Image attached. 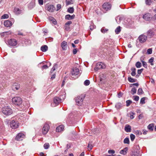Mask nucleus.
<instances>
[{"mask_svg": "<svg viewBox=\"0 0 156 156\" xmlns=\"http://www.w3.org/2000/svg\"><path fill=\"white\" fill-rule=\"evenodd\" d=\"M65 94L60 96V97H55L53 98V102L55 104V106L58 105L60 103L62 102L65 98Z\"/></svg>", "mask_w": 156, "mask_h": 156, "instance_id": "nucleus-1", "label": "nucleus"}, {"mask_svg": "<svg viewBox=\"0 0 156 156\" xmlns=\"http://www.w3.org/2000/svg\"><path fill=\"white\" fill-rule=\"evenodd\" d=\"M79 73V69L76 67H73L72 69V71L70 74V76L73 79H75L77 78V75Z\"/></svg>", "mask_w": 156, "mask_h": 156, "instance_id": "nucleus-2", "label": "nucleus"}, {"mask_svg": "<svg viewBox=\"0 0 156 156\" xmlns=\"http://www.w3.org/2000/svg\"><path fill=\"white\" fill-rule=\"evenodd\" d=\"M84 98L85 95L82 94L76 97L75 98V101L76 104L79 106L83 104Z\"/></svg>", "mask_w": 156, "mask_h": 156, "instance_id": "nucleus-3", "label": "nucleus"}, {"mask_svg": "<svg viewBox=\"0 0 156 156\" xmlns=\"http://www.w3.org/2000/svg\"><path fill=\"white\" fill-rule=\"evenodd\" d=\"M2 112L5 115H10L13 112L12 109L9 107L5 106L2 108Z\"/></svg>", "mask_w": 156, "mask_h": 156, "instance_id": "nucleus-4", "label": "nucleus"}, {"mask_svg": "<svg viewBox=\"0 0 156 156\" xmlns=\"http://www.w3.org/2000/svg\"><path fill=\"white\" fill-rule=\"evenodd\" d=\"M12 102L14 105L19 106L22 103V100L20 97H16L13 98L12 99Z\"/></svg>", "mask_w": 156, "mask_h": 156, "instance_id": "nucleus-5", "label": "nucleus"}, {"mask_svg": "<svg viewBox=\"0 0 156 156\" xmlns=\"http://www.w3.org/2000/svg\"><path fill=\"white\" fill-rule=\"evenodd\" d=\"M10 126L12 129H16L19 126V123L17 121L12 120L10 123Z\"/></svg>", "mask_w": 156, "mask_h": 156, "instance_id": "nucleus-6", "label": "nucleus"}, {"mask_svg": "<svg viewBox=\"0 0 156 156\" xmlns=\"http://www.w3.org/2000/svg\"><path fill=\"white\" fill-rule=\"evenodd\" d=\"M147 39V37L144 34H141L140 35L138 39L139 42L141 43H143L145 42Z\"/></svg>", "mask_w": 156, "mask_h": 156, "instance_id": "nucleus-7", "label": "nucleus"}, {"mask_svg": "<svg viewBox=\"0 0 156 156\" xmlns=\"http://www.w3.org/2000/svg\"><path fill=\"white\" fill-rule=\"evenodd\" d=\"M111 6V5L107 2L105 3L102 5L103 9L106 11L110 10Z\"/></svg>", "mask_w": 156, "mask_h": 156, "instance_id": "nucleus-8", "label": "nucleus"}, {"mask_svg": "<svg viewBox=\"0 0 156 156\" xmlns=\"http://www.w3.org/2000/svg\"><path fill=\"white\" fill-rule=\"evenodd\" d=\"M49 129V126L47 124H45L42 129V133L44 134L47 133Z\"/></svg>", "mask_w": 156, "mask_h": 156, "instance_id": "nucleus-9", "label": "nucleus"}, {"mask_svg": "<svg viewBox=\"0 0 156 156\" xmlns=\"http://www.w3.org/2000/svg\"><path fill=\"white\" fill-rule=\"evenodd\" d=\"M151 16V14L149 13H147L143 15V18L146 20L149 21L152 19Z\"/></svg>", "mask_w": 156, "mask_h": 156, "instance_id": "nucleus-10", "label": "nucleus"}, {"mask_svg": "<svg viewBox=\"0 0 156 156\" xmlns=\"http://www.w3.org/2000/svg\"><path fill=\"white\" fill-rule=\"evenodd\" d=\"M105 67V65L102 63H98L96 66V68L97 69H104Z\"/></svg>", "mask_w": 156, "mask_h": 156, "instance_id": "nucleus-11", "label": "nucleus"}, {"mask_svg": "<svg viewBox=\"0 0 156 156\" xmlns=\"http://www.w3.org/2000/svg\"><path fill=\"white\" fill-rule=\"evenodd\" d=\"M9 44L11 46H15L17 44V42L16 40L11 39L8 41Z\"/></svg>", "mask_w": 156, "mask_h": 156, "instance_id": "nucleus-12", "label": "nucleus"}, {"mask_svg": "<svg viewBox=\"0 0 156 156\" xmlns=\"http://www.w3.org/2000/svg\"><path fill=\"white\" fill-rule=\"evenodd\" d=\"M24 135L21 133H19L16 137V139L17 140H21Z\"/></svg>", "mask_w": 156, "mask_h": 156, "instance_id": "nucleus-13", "label": "nucleus"}, {"mask_svg": "<svg viewBox=\"0 0 156 156\" xmlns=\"http://www.w3.org/2000/svg\"><path fill=\"white\" fill-rule=\"evenodd\" d=\"M154 33L152 30L150 29L147 33V36L151 38L154 35Z\"/></svg>", "mask_w": 156, "mask_h": 156, "instance_id": "nucleus-14", "label": "nucleus"}, {"mask_svg": "<svg viewBox=\"0 0 156 156\" xmlns=\"http://www.w3.org/2000/svg\"><path fill=\"white\" fill-rule=\"evenodd\" d=\"M4 25L6 27H10L12 25V23L9 20H7L4 21Z\"/></svg>", "mask_w": 156, "mask_h": 156, "instance_id": "nucleus-15", "label": "nucleus"}, {"mask_svg": "<svg viewBox=\"0 0 156 156\" xmlns=\"http://www.w3.org/2000/svg\"><path fill=\"white\" fill-rule=\"evenodd\" d=\"M22 11L19 8L15 7L14 9V12L16 15L20 14L22 12Z\"/></svg>", "mask_w": 156, "mask_h": 156, "instance_id": "nucleus-16", "label": "nucleus"}, {"mask_svg": "<svg viewBox=\"0 0 156 156\" xmlns=\"http://www.w3.org/2000/svg\"><path fill=\"white\" fill-rule=\"evenodd\" d=\"M61 46L63 50H65L67 49V43L66 42L64 41L61 44Z\"/></svg>", "mask_w": 156, "mask_h": 156, "instance_id": "nucleus-17", "label": "nucleus"}, {"mask_svg": "<svg viewBox=\"0 0 156 156\" xmlns=\"http://www.w3.org/2000/svg\"><path fill=\"white\" fill-rule=\"evenodd\" d=\"M20 87V85L17 83H14L12 87V88L13 90H18Z\"/></svg>", "mask_w": 156, "mask_h": 156, "instance_id": "nucleus-18", "label": "nucleus"}, {"mask_svg": "<svg viewBox=\"0 0 156 156\" xmlns=\"http://www.w3.org/2000/svg\"><path fill=\"white\" fill-rule=\"evenodd\" d=\"M64 128V126L63 125H61L57 127L56 129V131L57 132H60L62 131Z\"/></svg>", "mask_w": 156, "mask_h": 156, "instance_id": "nucleus-19", "label": "nucleus"}, {"mask_svg": "<svg viewBox=\"0 0 156 156\" xmlns=\"http://www.w3.org/2000/svg\"><path fill=\"white\" fill-rule=\"evenodd\" d=\"M125 130L126 132H130L131 131V126L128 124L126 125L125 128Z\"/></svg>", "mask_w": 156, "mask_h": 156, "instance_id": "nucleus-20", "label": "nucleus"}, {"mask_svg": "<svg viewBox=\"0 0 156 156\" xmlns=\"http://www.w3.org/2000/svg\"><path fill=\"white\" fill-rule=\"evenodd\" d=\"M75 17V15H73L72 16H71L70 15H67L65 16L66 19L67 20H71L73 19Z\"/></svg>", "mask_w": 156, "mask_h": 156, "instance_id": "nucleus-21", "label": "nucleus"}, {"mask_svg": "<svg viewBox=\"0 0 156 156\" xmlns=\"http://www.w3.org/2000/svg\"><path fill=\"white\" fill-rule=\"evenodd\" d=\"M128 150V148L127 147H126L124 148L123 149L121 150L120 151V153L121 154L125 155L127 153Z\"/></svg>", "mask_w": 156, "mask_h": 156, "instance_id": "nucleus-22", "label": "nucleus"}, {"mask_svg": "<svg viewBox=\"0 0 156 156\" xmlns=\"http://www.w3.org/2000/svg\"><path fill=\"white\" fill-rule=\"evenodd\" d=\"M55 7L52 5H49L48 6V10L50 12H53L54 11Z\"/></svg>", "mask_w": 156, "mask_h": 156, "instance_id": "nucleus-23", "label": "nucleus"}, {"mask_svg": "<svg viewBox=\"0 0 156 156\" xmlns=\"http://www.w3.org/2000/svg\"><path fill=\"white\" fill-rule=\"evenodd\" d=\"M35 3L34 2H31L28 5V8L30 9H31L35 6Z\"/></svg>", "mask_w": 156, "mask_h": 156, "instance_id": "nucleus-24", "label": "nucleus"}, {"mask_svg": "<svg viewBox=\"0 0 156 156\" xmlns=\"http://www.w3.org/2000/svg\"><path fill=\"white\" fill-rule=\"evenodd\" d=\"M48 49V47L46 45L42 46L41 48V49L43 52L46 51Z\"/></svg>", "mask_w": 156, "mask_h": 156, "instance_id": "nucleus-25", "label": "nucleus"}, {"mask_svg": "<svg viewBox=\"0 0 156 156\" xmlns=\"http://www.w3.org/2000/svg\"><path fill=\"white\" fill-rule=\"evenodd\" d=\"M131 156H140L139 151L133 152L131 154Z\"/></svg>", "mask_w": 156, "mask_h": 156, "instance_id": "nucleus-26", "label": "nucleus"}, {"mask_svg": "<svg viewBox=\"0 0 156 156\" xmlns=\"http://www.w3.org/2000/svg\"><path fill=\"white\" fill-rule=\"evenodd\" d=\"M131 70L132 71L131 73V75L133 76H134L136 74V69L135 68H131Z\"/></svg>", "mask_w": 156, "mask_h": 156, "instance_id": "nucleus-27", "label": "nucleus"}, {"mask_svg": "<svg viewBox=\"0 0 156 156\" xmlns=\"http://www.w3.org/2000/svg\"><path fill=\"white\" fill-rule=\"evenodd\" d=\"M154 125L153 123L149 124L147 126L148 129L151 131H153L154 129Z\"/></svg>", "mask_w": 156, "mask_h": 156, "instance_id": "nucleus-28", "label": "nucleus"}, {"mask_svg": "<svg viewBox=\"0 0 156 156\" xmlns=\"http://www.w3.org/2000/svg\"><path fill=\"white\" fill-rule=\"evenodd\" d=\"M128 80L131 83H133L136 81V80L132 78L131 77H129L128 78Z\"/></svg>", "mask_w": 156, "mask_h": 156, "instance_id": "nucleus-29", "label": "nucleus"}, {"mask_svg": "<svg viewBox=\"0 0 156 156\" xmlns=\"http://www.w3.org/2000/svg\"><path fill=\"white\" fill-rule=\"evenodd\" d=\"M121 27L120 26L118 27L115 30V31L116 34H119L120 32Z\"/></svg>", "mask_w": 156, "mask_h": 156, "instance_id": "nucleus-30", "label": "nucleus"}, {"mask_svg": "<svg viewBox=\"0 0 156 156\" xmlns=\"http://www.w3.org/2000/svg\"><path fill=\"white\" fill-rule=\"evenodd\" d=\"M74 11V9L73 8V7L69 8L67 10L68 12L71 13H73Z\"/></svg>", "mask_w": 156, "mask_h": 156, "instance_id": "nucleus-31", "label": "nucleus"}, {"mask_svg": "<svg viewBox=\"0 0 156 156\" xmlns=\"http://www.w3.org/2000/svg\"><path fill=\"white\" fill-rule=\"evenodd\" d=\"M115 107L118 109H120L122 107V104L120 103H116L115 105Z\"/></svg>", "mask_w": 156, "mask_h": 156, "instance_id": "nucleus-32", "label": "nucleus"}, {"mask_svg": "<svg viewBox=\"0 0 156 156\" xmlns=\"http://www.w3.org/2000/svg\"><path fill=\"white\" fill-rule=\"evenodd\" d=\"M135 66L136 68H140L141 67L142 64L140 62H137L136 63Z\"/></svg>", "mask_w": 156, "mask_h": 156, "instance_id": "nucleus-33", "label": "nucleus"}, {"mask_svg": "<svg viewBox=\"0 0 156 156\" xmlns=\"http://www.w3.org/2000/svg\"><path fill=\"white\" fill-rule=\"evenodd\" d=\"M123 143L124 144H129V138L127 137L124 140Z\"/></svg>", "mask_w": 156, "mask_h": 156, "instance_id": "nucleus-34", "label": "nucleus"}, {"mask_svg": "<svg viewBox=\"0 0 156 156\" xmlns=\"http://www.w3.org/2000/svg\"><path fill=\"white\" fill-rule=\"evenodd\" d=\"M50 20L52 21V23L55 25L56 24L57 21L53 17H51L49 18Z\"/></svg>", "mask_w": 156, "mask_h": 156, "instance_id": "nucleus-35", "label": "nucleus"}, {"mask_svg": "<svg viewBox=\"0 0 156 156\" xmlns=\"http://www.w3.org/2000/svg\"><path fill=\"white\" fill-rule=\"evenodd\" d=\"M108 30L107 29L105 28V27H102L101 29V31L103 33H105L107 32Z\"/></svg>", "mask_w": 156, "mask_h": 156, "instance_id": "nucleus-36", "label": "nucleus"}, {"mask_svg": "<svg viewBox=\"0 0 156 156\" xmlns=\"http://www.w3.org/2000/svg\"><path fill=\"white\" fill-rule=\"evenodd\" d=\"M154 60V58L153 57H151L149 60V62L150 63V64L151 66H153L154 65V63H153Z\"/></svg>", "mask_w": 156, "mask_h": 156, "instance_id": "nucleus-37", "label": "nucleus"}, {"mask_svg": "<svg viewBox=\"0 0 156 156\" xmlns=\"http://www.w3.org/2000/svg\"><path fill=\"white\" fill-rule=\"evenodd\" d=\"M131 94L133 95L136 93V89L135 88H133L131 90Z\"/></svg>", "mask_w": 156, "mask_h": 156, "instance_id": "nucleus-38", "label": "nucleus"}, {"mask_svg": "<svg viewBox=\"0 0 156 156\" xmlns=\"http://www.w3.org/2000/svg\"><path fill=\"white\" fill-rule=\"evenodd\" d=\"M143 92V90L141 88H139L138 90L137 94L138 95H140L142 94Z\"/></svg>", "mask_w": 156, "mask_h": 156, "instance_id": "nucleus-39", "label": "nucleus"}, {"mask_svg": "<svg viewBox=\"0 0 156 156\" xmlns=\"http://www.w3.org/2000/svg\"><path fill=\"white\" fill-rule=\"evenodd\" d=\"M141 61L142 62L143 64V66L145 68H147V63L145 62L144 61L142 60L141 59H140Z\"/></svg>", "mask_w": 156, "mask_h": 156, "instance_id": "nucleus-40", "label": "nucleus"}, {"mask_svg": "<svg viewBox=\"0 0 156 156\" xmlns=\"http://www.w3.org/2000/svg\"><path fill=\"white\" fill-rule=\"evenodd\" d=\"M126 105L127 107L129 106L130 104L132 103V101L130 100H127L126 101Z\"/></svg>", "mask_w": 156, "mask_h": 156, "instance_id": "nucleus-41", "label": "nucleus"}, {"mask_svg": "<svg viewBox=\"0 0 156 156\" xmlns=\"http://www.w3.org/2000/svg\"><path fill=\"white\" fill-rule=\"evenodd\" d=\"M9 17V16L7 14H4L1 17V19H5L8 18Z\"/></svg>", "mask_w": 156, "mask_h": 156, "instance_id": "nucleus-42", "label": "nucleus"}, {"mask_svg": "<svg viewBox=\"0 0 156 156\" xmlns=\"http://www.w3.org/2000/svg\"><path fill=\"white\" fill-rule=\"evenodd\" d=\"M145 98H141L140 101V103L142 105L145 103Z\"/></svg>", "mask_w": 156, "mask_h": 156, "instance_id": "nucleus-43", "label": "nucleus"}, {"mask_svg": "<svg viewBox=\"0 0 156 156\" xmlns=\"http://www.w3.org/2000/svg\"><path fill=\"white\" fill-rule=\"evenodd\" d=\"M73 1L72 0H67L66 1V5H68L72 4Z\"/></svg>", "mask_w": 156, "mask_h": 156, "instance_id": "nucleus-44", "label": "nucleus"}, {"mask_svg": "<svg viewBox=\"0 0 156 156\" xmlns=\"http://www.w3.org/2000/svg\"><path fill=\"white\" fill-rule=\"evenodd\" d=\"M130 137L131 140L133 141L135 138V136L133 134H131L130 135Z\"/></svg>", "mask_w": 156, "mask_h": 156, "instance_id": "nucleus-45", "label": "nucleus"}, {"mask_svg": "<svg viewBox=\"0 0 156 156\" xmlns=\"http://www.w3.org/2000/svg\"><path fill=\"white\" fill-rule=\"evenodd\" d=\"M10 33L9 32H4L1 34L2 36H5L6 35L9 34Z\"/></svg>", "mask_w": 156, "mask_h": 156, "instance_id": "nucleus-46", "label": "nucleus"}, {"mask_svg": "<svg viewBox=\"0 0 156 156\" xmlns=\"http://www.w3.org/2000/svg\"><path fill=\"white\" fill-rule=\"evenodd\" d=\"M44 149H47L49 147V144L48 143H45L44 144Z\"/></svg>", "mask_w": 156, "mask_h": 156, "instance_id": "nucleus-47", "label": "nucleus"}, {"mask_svg": "<svg viewBox=\"0 0 156 156\" xmlns=\"http://www.w3.org/2000/svg\"><path fill=\"white\" fill-rule=\"evenodd\" d=\"M84 84L86 86H88L90 83V82L89 80H86L84 82Z\"/></svg>", "mask_w": 156, "mask_h": 156, "instance_id": "nucleus-48", "label": "nucleus"}, {"mask_svg": "<svg viewBox=\"0 0 156 156\" xmlns=\"http://www.w3.org/2000/svg\"><path fill=\"white\" fill-rule=\"evenodd\" d=\"M152 49L151 48H150L147 49V53L148 54H152Z\"/></svg>", "mask_w": 156, "mask_h": 156, "instance_id": "nucleus-49", "label": "nucleus"}, {"mask_svg": "<svg viewBox=\"0 0 156 156\" xmlns=\"http://www.w3.org/2000/svg\"><path fill=\"white\" fill-rule=\"evenodd\" d=\"M93 147L92 144H91L89 143L88 146V150L89 151L91 150L92 149Z\"/></svg>", "mask_w": 156, "mask_h": 156, "instance_id": "nucleus-50", "label": "nucleus"}, {"mask_svg": "<svg viewBox=\"0 0 156 156\" xmlns=\"http://www.w3.org/2000/svg\"><path fill=\"white\" fill-rule=\"evenodd\" d=\"M152 2L151 0H146L145 2L147 5H150Z\"/></svg>", "mask_w": 156, "mask_h": 156, "instance_id": "nucleus-51", "label": "nucleus"}, {"mask_svg": "<svg viewBox=\"0 0 156 156\" xmlns=\"http://www.w3.org/2000/svg\"><path fill=\"white\" fill-rule=\"evenodd\" d=\"M57 65H55L53 67V68L51 69V73H52L54 72V71L55 70V69L57 67Z\"/></svg>", "mask_w": 156, "mask_h": 156, "instance_id": "nucleus-52", "label": "nucleus"}, {"mask_svg": "<svg viewBox=\"0 0 156 156\" xmlns=\"http://www.w3.org/2000/svg\"><path fill=\"white\" fill-rule=\"evenodd\" d=\"M135 114V113L133 112H130V118L131 119H132L134 118V116L133 115H134Z\"/></svg>", "mask_w": 156, "mask_h": 156, "instance_id": "nucleus-53", "label": "nucleus"}, {"mask_svg": "<svg viewBox=\"0 0 156 156\" xmlns=\"http://www.w3.org/2000/svg\"><path fill=\"white\" fill-rule=\"evenodd\" d=\"M48 68V67L47 65H44L42 67L41 69L42 70H43L44 69H46Z\"/></svg>", "mask_w": 156, "mask_h": 156, "instance_id": "nucleus-54", "label": "nucleus"}, {"mask_svg": "<svg viewBox=\"0 0 156 156\" xmlns=\"http://www.w3.org/2000/svg\"><path fill=\"white\" fill-rule=\"evenodd\" d=\"M134 100L136 101H138L139 100V97L137 96H134Z\"/></svg>", "mask_w": 156, "mask_h": 156, "instance_id": "nucleus-55", "label": "nucleus"}, {"mask_svg": "<svg viewBox=\"0 0 156 156\" xmlns=\"http://www.w3.org/2000/svg\"><path fill=\"white\" fill-rule=\"evenodd\" d=\"M72 23L71 21H69L65 23L66 26H69Z\"/></svg>", "mask_w": 156, "mask_h": 156, "instance_id": "nucleus-56", "label": "nucleus"}, {"mask_svg": "<svg viewBox=\"0 0 156 156\" xmlns=\"http://www.w3.org/2000/svg\"><path fill=\"white\" fill-rule=\"evenodd\" d=\"M115 153V151L113 150H109L108 151V153L110 154H113Z\"/></svg>", "mask_w": 156, "mask_h": 156, "instance_id": "nucleus-57", "label": "nucleus"}, {"mask_svg": "<svg viewBox=\"0 0 156 156\" xmlns=\"http://www.w3.org/2000/svg\"><path fill=\"white\" fill-rule=\"evenodd\" d=\"M57 11H58L61 8V5L60 4H57Z\"/></svg>", "mask_w": 156, "mask_h": 156, "instance_id": "nucleus-58", "label": "nucleus"}, {"mask_svg": "<svg viewBox=\"0 0 156 156\" xmlns=\"http://www.w3.org/2000/svg\"><path fill=\"white\" fill-rule=\"evenodd\" d=\"M135 134H136L140 135L141 134V133L139 130H136L135 131Z\"/></svg>", "mask_w": 156, "mask_h": 156, "instance_id": "nucleus-59", "label": "nucleus"}, {"mask_svg": "<svg viewBox=\"0 0 156 156\" xmlns=\"http://www.w3.org/2000/svg\"><path fill=\"white\" fill-rule=\"evenodd\" d=\"M4 131V129L2 127H0V136L2 133Z\"/></svg>", "mask_w": 156, "mask_h": 156, "instance_id": "nucleus-60", "label": "nucleus"}, {"mask_svg": "<svg viewBox=\"0 0 156 156\" xmlns=\"http://www.w3.org/2000/svg\"><path fill=\"white\" fill-rule=\"evenodd\" d=\"M94 26L93 25H91L90 26V29L91 30L95 28Z\"/></svg>", "mask_w": 156, "mask_h": 156, "instance_id": "nucleus-61", "label": "nucleus"}, {"mask_svg": "<svg viewBox=\"0 0 156 156\" xmlns=\"http://www.w3.org/2000/svg\"><path fill=\"white\" fill-rule=\"evenodd\" d=\"M38 2L40 5H42L43 4V0H38Z\"/></svg>", "mask_w": 156, "mask_h": 156, "instance_id": "nucleus-62", "label": "nucleus"}, {"mask_svg": "<svg viewBox=\"0 0 156 156\" xmlns=\"http://www.w3.org/2000/svg\"><path fill=\"white\" fill-rule=\"evenodd\" d=\"M73 54H76L77 52V50L76 48H75L73 50Z\"/></svg>", "mask_w": 156, "mask_h": 156, "instance_id": "nucleus-63", "label": "nucleus"}, {"mask_svg": "<svg viewBox=\"0 0 156 156\" xmlns=\"http://www.w3.org/2000/svg\"><path fill=\"white\" fill-rule=\"evenodd\" d=\"M143 117V115L142 114H140L138 116V118L139 119H142Z\"/></svg>", "mask_w": 156, "mask_h": 156, "instance_id": "nucleus-64", "label": "nucleus"}]
</instances>
